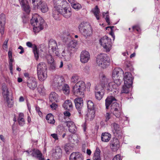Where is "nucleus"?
I'll return each mask as SVG.
<instances>
[{
	"instance_id": "1",
	"label": "nucleus",
	"mask_w": 160,
	"mask_h": 160,
	"mask_svg": "<svg viewBox=\"0 0 160 160\" xmlns=\"http://www.w3.org/2000/svg\"><path fill=\"white\" fill-rule=\"evenodd\" d=\"M53 2L54 7L52 14L55 19L59 18L61 14L67 18L71 17L72 14L71 8L66 0H54Z\"/></svg>"
},
{
	"instance_id": "2",
	"label": "nucleus",
	"mask_w": 160,
	"mask_h": 160,
	"mask_svg": "<svg viewBox=\"0 0 160 160\" xmlns=\"http://www.w3.org/2000/svg\"><path fill=\"white\" fill-rule=\"evenodd\" d=\"M44 22L42 18L37 14H35L32 16L30 23L35 33L38 32L43 29Z\"/></svg>"
},
{
	"instance_id": "3",
	"label": "nucleus",
	"mask_w": 160,
	"mask_h": 160,
	"mask_svg": "<svg viewBox=\"0 0 160 160\" xmlns=\"http://www.w3.org/2000/svg\"><path fill=\"white\" fill-rule=\"evenodd\" d=\"M47 67L44 62H41L37 65V73L39 80L41 81L45 80L47 77Z\"/></svg>"
},
{
	"instance_id": "4",
	"label": "nucleus",
	"mask_w": 160,
	"mask_h": 160,
	"mask_svg": "<svg viewBox=\"0 0 160 160\" xmlns=\"http://www.w3.org/2000/svg\"><path fill=\"white\" fill-rule=\"evenodd\" d=\"M78 28L81 33L86 38L91 36L92 30L91 25L86 22H82L79 26Z\"/></svg>"
},
{
	"instance_id": "5",
	"label": "nucleus",
	"mask_w": 160,
	"mask_h": 160,
	"mask_svg": "<svg viewBox=\"0 0 160 160\" xmlns=\"http://www.w3.org/2000/svg\"><path fill=\"white\" fill-rule=\"evenodd\" d=\"M86 85L85 82L82 81L78 82L73 87L72 91L74 94L76 96H83L84 92L86 90Z\"/></svg>"
},
{
	"instance_id": "6",
	"label": "nucleus",
	"mask_w": 160,
	"mask_h": 160,
	"mask_svg": "<svg viewBox=\"0 0 160 160\" xmlns=\"http://www.w3.org/2000/svg\"><path fill=\"white\" fill-rule=\"evenodd\" d=\"M110 59L104 53L99 55L97 59V63L99 67L102 68H106L109 65Z\"/></svg>"
},
{
	"instance_id": "7",
	"label": "nucleus",
	"mask_w": 160,
	"mask_h": 160,
	"mask_svg": "<svg viewBox=\"0 0 160 160\" xmlns=\"http://www.w3.org/2000/svg\"><path fill=\"white\" fill-rule=\"evenodd\" d=\"M99 42L106 52H109L111 49V39L107 36H105L102 37L99 40Z\"/></svg>"
},
{
	"instance_id": "8",
	"label": "nucleus",
	"mask_w": 160,
	"mask_h": 160,
	"mask_svg": "<svg viewBox=\"0 0 160 160\" xmlns=\"http://www.w3.org/2000/svg\"><path fill=\"white\" fill-rule=\"evenodd\" d=\"M64 83V79L61 75H55L51 82V84L53 87L58 89H60Z\"/></svg>"
},
{
	"instance_id": "9",
	"label": "nucleus",
	"mask_w": 160,
	"mask_h": 160,
	"mask_svg": "<svg viewBox=\"0 0 160 160\" xmlns=\"http://www.w3.org/2000/svg\"><path fill=\"white\" fill-rule=\"evenodd\" d=\"M121 83L120 81L117 82V81L109 83L106 87L107 90L108 92H111V94L115 95L118 92V86Z\"/></svg>"
},
{
	"instance_id": "10",
	"label": "nucleus",
	"mask_w": 160,
	"mask_h": 160,
	"mask_svg": "<svg viewBox=\"0 0 160 160\" xmlns=\"http://www.w3.org/2000/svg\"><path fill=\"white\" fill-rule=\"evenodd\" d=\"M123 74L122 69L120 68H116L113 71L112 77L114 81H120L121 83V81L120 79L122 75Z\"/></svg>"
},
{
	"instance_id": "11",
	"label": "nucleus",
	"mask_w": 160,
	"mask_h": 160,
	"mask_svg": "<svg viewBox=\"0 0 160 160\" xmlns=\"http://www.w3.org/2000/svg\"><path fill=\"white\" fill-rule=\"evenodd\" d=\"M111 109L113 114L117 117L119 118L122 116V111L119 105L117 103H113L111 105Z\"/></svg>"
},
{
	"instance_id": "12",
	"label": "nucleus",
	"mask_w": 160,
	"mask_h": 160,
	"mask_svg": "<svg viewBox=\"0 0 160 160\" xmlns=\"http://www.w3.org/2000/svg\"><path fill=\"white\" fill-rule=\"evenodd\" d=\"M112 130L114 135L118 138L121 137L122 133L119 125L115 123H113L111 125Z\"/></svg>"
},
{
	"instance_id": "13",
	"label": "nucleus",
	"mask_w": 160,
	"mask_h": 160,
	"mask_svg": "<svg viewBox=\"0 0 160 160\" xmlns=\"http://www.w3.org/2000/svg\"><path fill=\"white\" fill-rule=\"evenodd\" d=\"M104 90L103 87L100 85L96 86L95 88V95L96 98L100 100L102 98L104 95Z\"/></svg>"
},
{
	"instance_id": "14",
	"label": "nucleus",
	"mask_w": 160,
	"mask_h": 160,
	"mask_svg": "<svg viewBox=\"0 0 160 160\" xmlns=\"http://www.w3.org/2000/svg\"><path fill=\"white\" fill-rule=\"evenodd\" d=\"M76 108L78 110L80 115H81L82 112V109L83 105V100L82 98H78L74 100Z\"/></svg>"
},
{
	"instance_id": "15",
	"label": "nucleus",
	"mask_w": 160,
	"mask_h": 160,
	"mask_svg": "<svg viewBox=\"0 0 160 160\" xmlns=\"http://www.w3.org/2000/svg\"><path fill=\"white\" fill-rule=\"evenodd\" d=\"M90 59V54L89 52L86 51H82L80 54V60L83 63H87Z\"/></svg>"
},
{
	"instance_id": "16",
	"label": "nucleus",
	"mask_w": 160,
	"mask_h": 160,
	"mask_svg": "<svg viewBox=\"0 0 160 160\" xmlns=\"http://www.w3.org/2000/svg\"><path fill=\"white\" fill-rule=\"evenodd\" d=\"M124 84L132 85L133 78L132 75L130 72H125L124 76Z\"/></svg>"
},
{
	"instance_id": "17",
	"label": "nucleus",
	"mask_w": 160,
	"mask_h": 160,
	"mask_svg": "<svg viewBox=\"0 0 160 160\" xmlns=\"http://www.w3.org/2000/svg\"><path fill=\"white\" fill-rule=\"evenodd\" d=\"M111 148L113 151H116L120 147L119 142L117 138H114L113 140L111 141L110 143Z\"/></svg>"
},
{
	"instance_id": "18",
	"label": "nucleus",
	"mask_w": 160,
	"mask_h": 160,
	"mask_svg": "<svg viewBox=\"0 0 160 160\" xmlns=\"http://www.w3.org/2000/svg\"><path fill=\"white\" fill-rule=\"evenodd\" d=\"M27 85L30 89L34 90L37 86V83L35 79L33 78H29L27 81Z\"/></svg>"
},
{
	"instance_id": "19",
	"label": "nucleus",
	"mask_w": 160,
	"mask_h": 160,
	"mask_svg": "<svg viewBox=\"0 0 160 160\" xmlns=\"http://www.w3.org/2000/svg\"><path fill=\"white\" fill-rule=\"evenodd\" d=\"M27 152L29 154H31L33 157L37 158L40 160H42V154L41 152L38 149H34L32 150L27 151Z\"/></svg>"
},
{
	"instance_id": "20",
	"label": "nucleus",
	"mask_w": 160,
	"mask_h": 160,
	"mask_svg": "<svg viewBox=\"0 0 160 160\" xmlns=\"http://www.w3.org/2000/svg\"><path fill=\"white\" fill-rule=\"evenodd\" d=\"M6 22L5 16L4 14L0 15V27H1L0 33L2 36L4 34V26Z\"/></svg>"
},
{
	"instance_id": "21",
	"label": "nucleus",
	"mask_w": 160,
	"mask_h": 160,
	"mask_svg": "<svg viewBox=\"0 0 160 160\" xmlns=\"http://www.w3.org/2000/svg\"><path fill=\"white\" fill-rule=\"evenodd\" d=\"M69 160H83L82 154L78 152L72 153L69 157Z\"/></svg>"
},
{
	"instance_id": "22",
	"label": "nucleus",
	"mask_w": 160,
	"mask_h": 160,
	"mask_svg": "<svg viewBox=\"0 0 160 160\" xmlns=\"http://www.w3.org/2000/svg\"><path fill=\"white\" fill-rule=\"evenodd\" d=\"M116 99L113 96H109L105 100V105L106 109H108L109 106L111 105L113 103H117L116 102Z\"/></svg>"
},
{
	"instance_id": "23",
	"label": "nucleus",
	"mask_w": 160,
	"mask_h": 160,
	"mask_svg": "<svg viewBox=\"0 0 160 160\" xmlns=\"http://www.w3.org/2000/svg\"><path fill=\"white\" fill-rule=\"evenodd\" d=\"M20 3L25 12L27 13H29L30 11V8L27 0H22Z\"/></svg>"
},
{
	"instance_id": "24",
	"label": "nucleus",
	"mask_w": 160,
	"mask_h": 160,
	"mask_svg": "<svg viewBox=\"0 0 160 160\" xmlns=\"http://www.w3.org/2000/svg\"><path fill=\"white\" fill-rule=\"evenodd\" d=\"M77 41L75 40L71 41L68 45L67 49L73 52L76 50V47L77 45Z\"/></svg>"
},
{
	"instance_id": "25",
	"label": "nucleus",
	"mask_w": 160,
	"mask_h": 160,
	"mask_svg": "<svg viewBox=\"0 0 160 160\" xmlns=\"http://www.w3.org/2000/svg\"><path fill=\"white\" fill-rule=\"evenodd\" d=\"M8 56L9 57V68L10 71V73L13 74L12 62L14 61V59L12 58V52L9 49L8 52Z\"/></svg>"
},
{
	"instance_id": "26",
	"label": "nucleus",
	"mask_w": 160,
	"mask_h": 160,
	"mask_svg": "<svg viewBox=\"0 0 160 160\" xmlns=\"http://www.w3.org/2000/svg\"><path fill=\"white\" fill-rule=\"evenodd\" d=\"M63 107L66 110L70 111L72 109L73 105L71 101L68 100L64 102Z\"/></svg>"
},
{
	"instance_id": "27",
	"label": "nucleus",
	"mask_w": 160,
	"mask_h": 160,
	"mask_svg": "<svg viewBox=\"0 0 160 160\" xmlns=\"http://www.w3.org/2000/svg\"><path fill=\"white\" fill-rule=\"evenodd\" d=\"M38 8L40 9L42 12L45 13L47 12L48 10V8L47 4L43 2H42L40 3H38L37 5Z\"/></svg>"
},
{
	"instance_id": "28",
	"label": "nucleus",
	"mask_w": 160,
	"mask_h": 160,
	"mask_svg": "<svg viewBox=\"0 0 160 160\" xmlns=\"http://www.w3.org/2000/svg\"><path fill=\"white\" fill-rule=\"evenodd\" d=\"M48 47L50 49L55 50L58 49V44L57 42L53 39H50L49 41Z\"/></svg>"
},
{
	"instance_id": "29",
	"label": "nucleus",
	"mask_w": 160,
	"mask_h": 160,
	"mask_svg": "<svg viewBox=\"0 0 160 160\" xmlns=\"http://www.w3.org/2000/svg\"><path fill=\"white\" fill-rule=\"evenodd\" d=\"M95 110H88V112L85 117V119L87 120H92L95 116Z\"/></svg>"
},
{
	"instance_id": "30",
	"label": "nucleus",
	"mask_w": 160,
	"mask_h": 160,
	"mask_svg": "<svg viewBox=\"0 0 160 160\" xmlns=\"http://www.w3.org/2000/svg\"><path fill=\"white\" fill-rule=\"evenodd\" d=\"M72 53V52L69 51L67 49H64L62 52V56L66 60H68L70 59Z\"/></svg>"
},
{
	"instance_id": "31",
	"label": "nucleus",
	"mask_w": 160,
	"mask_h": 160,
	"mask_svg": "<svg viewBox=\"0 0 160 160\" xmlns=\"http://www.w3.org/2000/svg\"><path fill=\"white\" fill-rule=\"evenodd\" d=\"M101 151L98 147H97L92 157V160H102L100 156Z\"/></svg>"
},
{
	"instance_id": "32",
	"label": "nucleus",
	"mask_w": 160,
	"mask_h": 160,
	"mask_svg": "<svg viewBox=\"0 0 160 160\" xmlns=\"http://www.w3.org/2000/svg\"><path fill=\"white\" fill-rule=\"evenodd\" d=\"M2 94L4 98L9 97V92L7 86L3 84L2 87Z\"/></svg>"
},
{
	"instance_id": "33",
	"label": "nucleus",
	"mask_w": 160,
	"mask_h": 160,
	"mask_svg": "<svg viewBox=\"0 0 160 160\" xmlns=\"http://www.w3.org/2000/svg\"><path fill=\"white\" fill-rule=\"evenodd\" d=\"M49 99L50 101L52 102H57L58 100V94L54 92H51L49 95Z\"/></svg>"
},
{
	"instance_id": "34",
	"label": "nucleus",
	"mask_w": 160,
	"mask_h": 160,
	"mask_svg": "<svg viewBox=\"0 0 160 160\" xmlns=\"http://www.w3.org/2000/svg\"><path fill=\"white\" fill-rule=\"evenodd\" d=\"M101 86H103V88L105 87V85L108 82L109 79L107 78L105 75L102 74L100 75V78Z\"/></svg>"
},
{
	"instance_id": "35",
	"label": "nucleus",
	"mask_w": 160,
	"mask_h": 160,
	"mask_svg": "<svg viewBox=\"0 0 160 160\" xmlns=\"http://www.w3.org/2000/svg\"><path fill=\"white\" fill-rule=\"evenodd\" d=\"M111 135L108 133H102L101 137V139L104 142H108L110 139Z\"/></svg>"
},
{
	"instance_id": "36",
	"label": "nucleus",
	"mask_w": 160,
	"mask_h": 160,
	"mask_svg": "<svg viewBox=\"0 0 160 160\" xmlns=\"http://www.w3.org/2000/svg\"><path fill=\"white\" fill-rule=\"evenodd\" d=\"M92 12L94 14L95 17L97 20H99V13L100 11L99 8H98L97 6H96L95 8H93L92 10Z\"/></svg>"
},
{
	"instance_id": "37",
	"label": "nucleus",
	"mask_w": 160,
	"mask_h": 160,
	"mask_svg": "<svg viewBox=\"0 0 160 160\" xmlns=\"http://www.w3.org/2000/svg\"><path fill=\"white\" fill-rule=\"evenodd\" d=\"M132 87V85H129V84L126 85L124 84V85L123 86L122 88V90L121 91L122 93H128L130 91V89Z\"/></svg>"
},
{
	"instance_id": "38",
	"label": "nucleus",
	"mask_w": 160,
	"mask_h": 160,
	"mask_svg": "<svg viewBox=\"0 0 160 160\" xmlns=\"http://www.w3.org/2000/svg\"><path fill=\"white\" fill-rule=\"evenodd\" d=\"M61 91L65 94H68L69 93V88L68 85L64 83L62 86Z\"/></svg>"
},
{
	"instance_id": "39",
	"label": "nucleus",
	"mask_w": 160,
	"mask_h": 160,
	"mask_svg": "<svg viewBox=\"0 0 160 160\" xmlns=\"http://www.w3.org/2000/svg\"><path fill=\"white\" fill-rule=\"evenodd\" d=\"M24 114L22 113H20L19 114L18 122L20 125L22 126L25 124V120L23 118Z\"/></svg>"
},
{
	"instance_id": "40",
	"label": "nucleus",
	"mask_w": 160,
	"mask_h": 160,
	"mask_svg": "<svg viewBox=\"0 0 160 160\" xmlns=\"http://www.w3.org/2000/svg\"><path fill=\"white\" fill-rule=\"evenodd\" d=\"M33 52L34 53L36 60H38L39 58V56L40 55V53L39 52V51L36 45H34Z\"/></svg>"
},
{
	"instance_id": "41",
	"label": "nucleus",
	"mask_w": 160,
	"mask_h": 160,
	"mask_svg": "<svg viewBox=\"0 0 160 160\" xmlns=\"http://www.w3.org/2000/svg\"><path fill=\"white\" fill-rule=\"evenodd\" d=\"M37 90L38 92L41 95H44L46 92V90L44 88L43 85L40 84L38 86Z\"/></svg>"
},
{
	"instance_id": "42",
	"label": "nucleus",
	"mask_w": 160,
	"mask_h": 160,
	"mask_svg": "<svg viewBox=\"0 0 160 160\" xmlns=\"http://www.w3.org/2000/svg\"><path fill=\"white\" fill-rule=\"evenodd\" d=\"M6 101V104L9 108H11L13 105V102L12 99L10 98L9 97L4 98Z\"/></svg>"
},
{
	"instance_id": "43",
	"label": "nucleus",
	"mask_w": 160,
	"mask_h": 160,
	"mask_svg": "<svg viewBox=\"0 0 160 160\" xmlns=\"http://www.w3.org/2000/svg\"><path fill=\"white\" fill-rule=\"evenodd\" d=\"M71 6L73 8L77 11L80 10L82 8L81 4L78 3L74 2L71 4Z\"/></svg>"
},
{
	"instance_id": "44",
	"label": "nucleus",
	"mask_w": 160,
	"mask_h": 160,
	"mask_svg": "<svg viewBox=\"0 0 160 160\" xmlns=\"http://www.w3.org/2000/svg\"><path fill=\"white\" fill-rule=\"evenodd\" d=\"M87 104L88 110H94V104L92 101H88Z\"/></svg>"
},
{
	"instance_id": "45",
	"label": "nucleus",
	"mask_w": 160,
	"mask_h": 160,
	"mask_svg": "<svg viewBox=\"0 0 160 160\" xmlns=\"http://www.w3.org/2000/svg\"><path fill=\"white\" fill-rule=\"evenodd\" d=\"M79 76L77 74L73 75L71 78V82H72L76 83L79 79Z\"/></svg>"
},
{
	"instance_id": "46",
	"label": "nucleus",
	"mask_w": 160,
	"mask_h": 160,
	"mask_svg": "<svg viewBox=\"0 0 160 160\" xmlns=\"http://www.w3.org/2000/svg\"><path fill=\"white\" fill-rule=\"evenodd\" d=\"M102 14L103 17H105V14H107L105 19L107 22L108 23V24L109 25H110V22L109 19V17L108 15V11L106 13L103 12L102 13Z\"/></svg>"
},
{
	"instance_id": "47",
	"label": "nucleus",
	"mask_w": 160,
	"mask_h": 160,
	"mask_svg": "<svg viewBox=\"0 0 160 160\" xmlns=\"http://www.w3.org/2000/svg\"><path fill=\"white\" fill-rule=\"evenodd\" d=\"M46 58L48 63L50 64L54 62V59L51 55H48L46 56Z\"/></svg>"
},
{
	"instance_id": "48",
	"label": "nucleus",
	"mask_w": 160,
	"mask_h": 160,
	"mask_svg": "<svg viewBox=\"0 0 160 160\" xmlns=\"http://www.w3.org/2000/svg\"><path fill=\"white\" fill-rule=\"evenodd\" d=\"M68 129L69 132L72 133H75L77 130V128L75 125L71 126Z\"/></svg>"
},
{
	"instance_id": "49",
	"label": "nucleus",
	"mask_w": 160,
	"mask_h": 160,
	"mask_svg": "<svg viewBox=\"0 0 160 160\" xmlns=\"http://www.w3.org/2000/svg\"><path fill=\"white\" fill-rule=\"evenodd\" d=\"M8 39H7L5 40V41L4 42L3 44L2 45V48L3 49L6 51H7L8 49V46L7 45V44L8 43Z\"/></svg>"
},
{
	"instance_id": "50",
	"label": "nucleus",
	"mask_w": 160,
	"mask_h": 160,
	"mask_svg": "<svg viewBox=\"0 0 160 160\" xmlns=\"http://www.w3.org/2000/svg\"><path fill=\"white\" fill-rule=\"evenodd\" d=\"M105 121L106 122L108 121L109 119H111L112 115L109 112H107L105 115Z\"/></svg>"
},
{
	"instance_id": "51",
	"label": "nucleus",
	"mask_w": 160,
	"mask_h": 160,
	"mask_svg": "<svg viewBox=\"0 0 160 160\" xmlns=\"http://www.w3.org/2000/svg\"><path fill=\"white\" fill-rule=\"evenodd\" d=\"M71 149V147L69 144L65 145L64 147V150L67 153Z\"/></svg>"
},
{
	"instance_id": "52",
	"label": "nucleus",
	"mask_w": 160,
	"mask_h": 160,
	"mask_svg": "<svg viewBox=\"0 0 160 160\" xmlns=\"http://www.w3.org/2000/svg\"><path fill=\"white\" fill-rule=\"evenodd\" d=\"M66 125L68 127V128H69L70 127H71V126H73V125H75L74 122L72 121H69L67 122H66Z\"/></svg>"
},
{
	"instance_id": "53",
	"label": "nucleus",
	"mask_w": 160,
	"mask_h": 160,
	"mask_svg": "<svg viewBox=\"0 0 160 160\" xmlns=\"http://www.w3.org/2000/svg\"><path fill=\"white\" fill-rule=\"evenodd\" d=\"M47 121L50 124H54L55 123V120L53 116H52L51 118H49Z\"/></svg>"
},
{
	"instance_id": "54",
	"label": "nucleus",
	"mask_w": 160,
	"mask_h": 160,
	"mask_svg": "<svg viewBox=\"0 0 160 160\" xmlns=\"http://www.w3.org/2000/svg\"><path fill=\"white\" fill-rule=\"evenodd\" d=\"M120 118V120L122 121H128V118L126 116H124L122 114V116H121Z\"/></svg>"
},
{
	"instance_id": "55",
	"label": "nucleus",
	"mask_w": 160,
	"mask_h": 160,
	"mask_svg": "<svg viewBox=\"0 0 160 160\" xmlns=\"http://www.w3.org/2000/svg\"><path fill=\"white\" fill-rule=\"evenodd\" d=\"M27 46L29 48H32V50H33V47L34 45H36L35 44H32V43L29 42H26Z\"/></svg>"
},
{
	"instance_id": "56",
	"label": "nucleus",
	"mask_w": 160,
	"mask_h": 160,
	"mask_svg": "<svg viewBox=\"0 0 160 160\" xmlns=\"http://www.w3.org/2000/svg\"><path fill=\"white\" fill-rule=\"evenodd\" d=\"M52 51L53 52L52 55L53 56H58L59 55V53L58 49L55 50L54 51L52 50Z\"/></svg>"
},
{
	"instance_id": "57",
	"label": "nucleus",
	"mask_w": 160,
	"mask_h": 160,
	"mask_svg": "<svg viewBox=\"0 0 160 160\" xmlns=\"http://www.w3.org/2000/svg\"><path fill=\"white\" fill-rule=\"evenodd\" d=\"M113 160H122L121 156L119 154L116 155L113 158Z\"/></svg>"
},
{
	"instance_id": "58",
	"label": "nucleus",
	"mask_w": 160,
	"mask_h": 160,
	"mask_svg": "<svg viewBox=\"0 0 160 160\" xmlns=\"http://www.w3.org/2000/svg\"><path fill=\"white\" fill-rule=\"evenodd\" d=\"M51 136L55 139V140H58V138L57 134L53 133L51 134Z\"/></svg>"
},
{
	"instance_id": "59",
	"label": "nucleus",
	"mask_w": 160,
	"mask_h": 160,
	"mask_svg": "<svg viewBox=\"0 0 160 160\" xmlns=\"http://www.w3.org/2000/svg\"><path fill=\"white\" fill-rule=\"evenodd\" d=\"M50 64H51L50 68V69L52 70H55L56 67V65H55V63H54L53 62L52 63H50Z\"/></svg>"
},
{
	"instance_id": "60",
	"label": "nucleus",
	"mask_w": 160,
	"mask_h": 160,
	"mask_svg": "<svg viewBox=\"0 0 160 160\" xmlns=\"http://www.w3.org/2000/svg\"><path fill=\"white\" fill-rule=\"evenodd\" d=\"M56 153H58V155L60 156L62 155V150L60 148H58L56 149Z\"/></svg>"
},
{
	"instance_id": "61",
	"label": "nucleus",
	"mask_w": 160,
	"mask_h": 160,
	"mask_svg": "<svg viewBox=\"0 0 160 160\" xmlns=\"http://www.w3.org/2000/svg\"><path fill=\"white\" fill-rule=\"evenodd\" d=\"M52 103V104L50 105V107L52 109L55 110L57 107V105L55 103Z\"/></svg>"
},
{
	"instance_id": "62",
	"label": "nucleus",
	"mask_w": 160,
	"mask_h": 160,
	"mask_svg": "<svg viewBox=\"0 0 160 160\" xmlns=\"http://www.w3.org/2000/svg\"><path fill=\"white\" fill-rule=\"evenodd\" d=\"M132 29L133 30H136L138 32H139L140 31L139 27L137 26H133L132 27Z\"/></svg>"
},
{
	"instance_id": "63",
	"label": "nucleus",
	"mask_w": 160,
	"mask_h": 160,
	"mask_svg": "<svg viewBox=\"0 0 160 160\" xmlns=\"http://www.w3.org/2000/svg\"><path fill=\"white\" fill-rule=\"evenodd\" d=\"M18 49L21 50V51L19 52L20 54H22L24 52V49L22 46H20L18 48Z\"/></svg>"
},
{
	"instance_id": "64",
	"label": "nucleus",
	"mask_w": 160,
	"mask_h": 160,
	"mask_svg": "<svg viewBox=\"0 0 160 160\" xmlns=\"http://www.w3.org/2000/svg\"><path fill=\"white\" fill-rule=\"evenodd\" d=\"M64 115L65 116L69 117L70 116V113L68 111H65L64 112Z\"/></svg>"
}]
</instances>
